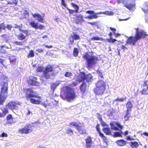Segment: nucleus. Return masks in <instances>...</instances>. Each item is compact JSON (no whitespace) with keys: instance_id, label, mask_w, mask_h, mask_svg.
<instances>
[{"instance_id":"50","label":"nucleus","mask_w":148,"mask_h":148,"mask_svg":"<svg viewBox=\"0 0 148 148\" xmlns=\"http://www.w3.org/2000/svg\"><path fill=\"white\" fill-rule=\"evenodd\" d=\"M73 75L70 72H66L64 74V76L65 77H70Z\"/></svg>"},{"instance_id":"4","label":"nucleus","mask_w":148,"mask_h":148,"mask_svg":"<svg viewBox=\"0 0 148 148\" xmlns=\"http://www.w3.org/2000/svg\"><path fill=\"white\" fill-rule=\"evenodd\" d=\"M33 89V88H23V92L27 100H29L31 98L33 97L41 99V97L37 95L36 92L34 91Z\"/></svg>"},{"instance_id":"41","label":"nucleus","mask_w":148,"mask_h":148,"mask_svg":"<svg viewBox=\"0 0 148 148\" xmlns=\"http://www.w3.org/2000/svg\"><path fill=\"white\" fill-rule=\"evenodd\" d=\"M66 133L68 135L71 136L73 134V133L72 130L70 128H69L66 131Z\"/></svg>"},{"instance_id":"20","label":"nucleus","mask_w":148,"mask_h":148,"mask_svg":"<svg viewBox=\"0 0 148 148\" xmlns=\"http://www.w3.org/2000/svg\"><path fill=\"white\" fill-rule=\"evenodd\" d=\"M75 20L76 23L77 24L83 22L84 21L83 16L81 14L76 15Z\"/></svg>"},{"instance_id":"21","label":"nucleus","mask_w":148,"mask_h":148,"mask_svg":"<svg viewBox=\"0 0 148 148\" xmlns=\"http://www.w3.org/2000/svg\"><path fill=\"white\" fill-rule=\"evenodd\" d=\"M132 104L130 101H128L126 103L127 110L126 111L131 112L132 108Z\"/></svg>"},{"instance_id":"25","label":"nucleus","mask_w":148,"mask_h":148,"mask_svg":"<svg viewBox=\"0 0 148 148\" xmlns=\"http://www.w3.org/2000/svg\"><path fill=\"white\" fill-rule=\"evenodd\" d=\"M53 67L50 65L48 64L45 68L44 71L47 72H52L53 70Z\"/></svg>"},{"instance_id":"47","label":"nucleus","mask_w":148,"mask_h":148,"mask_svg":"<svg viewBox=\"0 0 148 148\" xmlns=\"http://www.w3.org/2000/svg\"><path fill=\"white\" fill-rule=\"evenodd\" d=\"M6 27L4 23H3L0 24V31L1 32L2 29L5 30Z\"/></svg>"},{"instance_id":"7","label":"nucleus","mask_w":148,"mask_h":148,"mask_svg":"<svg viewBox=\"0 0 148 148\" xmlns=\"http://www.w3.org/2000/svg\"><path fill=\"white\" fill-rule=\"evenodd\" d=\"M66 90L65 97L67 100L70 102L73 100L76 97V95L74 90L72 88L68 87Z\"/></svg>"},{"instance_id":"39","label":"nucleus","mask_w":148,"mask_h":148,"mask_svg":"<svg viewBox=\"0 0 148 148\" xmlns=\"http://www.w3.org/2000/svg\"><path fill=\"white\" fill-rule=\"evenodd\" d=\"M99 136L102 139L103 141L106 143H107L108 142V139L106 137L104 136V134L102 133Z\"/></svg>"},{"instance_id":"27","label":"nucleus","mask_w":148,"mask_h":148,"mask_svg":"<svg viewBox=\"0 0 148 148\" xmlns=\"http://www.w3.org/2000/svg\"><path fill=\"white\" fill-rule=\"evenodd\" d=\"M85 80L88 82H89L91 81L92 79V77L91 74H89L86 75L85 74Z\"/></svg>"},{"instance_id":"22","label":"nucleus","mask_w":148,"mask_h":148,"mask_svg":"<svg viewBox=\"0 0 148 148\" xmlns=\"http://www.w3.org/2000/svg\"><path fill=\"white\" fill-rule=\"evenodd\" d=\"M116 142L117 144L120 146H124L126 144V141L122 139L118 140L116 141Z\"/></svg>"},{"instance_id":"51","label":"nucleus","mask_w":148,"mask_h":148,"mask_svg":"<svg viewBox=\"0 0 148 148\" xmlns=\"http://www.w3.org/2000/svg\"><path fill=\"white\" fill-rule=\"evenodd\" d=\"M8 136V134L4 132L0 134V137H7Z\"/></svg>"},{"instance_id":"57","label":"nucleus","mask_w":148,"mask_h":148,"mask_svg":"<svg viewBox=\"0 0 148 148\" xmlns=\"http://www.w3.org/2000/svg\"><path fill=\"white\" fill-rule=\"evenodd\" d=\"M148 82L147 80H145L144 81V84H143V86L144 87L147 86H148Z\"/></svg>"},{"instance_id":"11","label":"nucleus","mask_w":148,"mask_h":148,"mask_svg":"<svg viewBox=\"0 0 148 148\" xmlns=\"http://www.w3.org/2000/svg\"><path fill=\"white\" fill-rule=\"evenodd\" d=\"M86 13L89 14H92V15H89L85 18H89L90 19H93L94 18H97L98 17L97 14H102V12H99L97 13H94L93 10H88L86 11Z\"/></svg>"},{"instance_id":"2","label":"nucleus","mask_w":148,"mask_h":148,"mask_svg":"<svg viewBox=\"0 0 148 148\" xmlns=\"http://www.w3.org/2000/svg\"><path fill=\"white\" fill-rule=\"evenodd\" d=\"M83 58L86 60V67L88 69L91 68L93 65L97 63L99 60L97 57L94 56H90L87 52L83 55Z\"/></svg>"},{"instance_id":"59","label":"nucleus","mask_w":148,"mask_h":148,"mask_svg":"<svg viewBox=\"0 0 148 148\" xmlns=\"http://www.w3.org/2000/svg\"><path fill=\"white\" fill-rule=\"evenodd\" d=\"M61 5L63 6L64 7H66V4H65L64 0H61Z\"/></svg>"},{"instance_id":"29","label":"nucleus","mask_w":148,"mask_h":148,"mask_svg":"<svg viewBox=\"0 0 148 148\" xmlns=\"http://www.w3.org/2000/svg\"><path fill=\"white\" fill-rule=\"evenodd\" d=\"M29 100H30V101L31 103L34 104H39L41 102L40 101L39 99L36 100L32 98H31Z\"/></svg>"},{"instance_id":"32","label":"nucleus","mask_w":148,"mask_h":148,"mask_svg":"<svg viewBox=\"0 0 148 148\" xmlns=\"http://www.w3.org/2000/svg\"><path fill=\"white\" fill-rule=\"evenodd\" d=\"M0 109L2 110V113L4 117L8 113V109L6 107L4 108L3 109L1 108Z\"/></svg>"},{"instance_id":"12","label":"nucleus","mask_w":148,"mask_h":148,"mask_svg":"<svg viewBox=\"0 0 148 148\" xmlns=\"http://www.w3.org/2000/svg\"><path fill=\"white\" fill-rule=\"evenodd\" d=\"M135 5L134 1L132 0H128L125 6L130 10L134 8Z\"/></svg>"},{"instance_id":"40","label":"nucleus","mask_w":148,"mask_h":148,"mask_svg":"<svg viewBox=\"0 0 148 148\" xmlns=\"http://www.w3.org/2000/svg\"><path fill=\"white\" fill-rule=\"evenodd\" d=\"M71 6L75 9V10H76V12H78L79 10V6L75 3L72 2L71 3Z\"/></svg>"},{"instance_id":"14","label":"nucleus","mask_w":148,"mask_h":148,"mask_svg":"<svg viewBox=\"0 0 148 148\" xmlns=\"http://www.w3.org/2000/svg\"><path fill=\"white\" fill-rule=\"evenodd\" d=\"M86 147L87 148H90L92 145V141L91 137L88 136L85 139Z\"/></svg>"},{"instance_id":"6","label":"nucleus","mask_w":148,"mask_h":148,"mask_svg":"<svg viewBox=\"0 0 148 148\" xmlns=\"http://www.w3.org/2000/svg\"><path fill=\"white\" fill-rule=\"evenodd\" d=\"M69 126L71 127L73 126L75 127L78 132L81 135L85 134H87L86 130L84 127V125L81 126L79 125L76 122H72L69 123Z\"/></svg>"},{"instance_id":"15","label":"nucleus","mask_w":148,"mask_h":148,"mask_svg":"<svg viewBox=\"0 0 148 148\" xmlns=\"http://www.w3.org/2000/svg\"><path fill=\"white\" fill-rule=\"evenodd\" d=\"M32 15L34 18L37 17L38 18V22L42 23H45V21L43 16H42L40 14L36 13L32 14Z\"/></svg>"},{"instance_id":"26","label":"nucleus","mask_w":148,"mask_h":148,"mask_svg":"<svg viewBox=\"0 0 148 148\" xmlns=\"http://www.w3.org/2000/svg\"><path fill=\"white\" fill-rule=\"evenodd\" d=\"M72 37V38H73V40H72L70 41V43L71 44H73L74 42V40H77L80 39V37L79 36L75 34H74Z\"/></svg>"},{"instance_id":"63","label":"nucleus","mask_w":148,"mask_h":148,"mask_svg":"<svg viewBox=\"0 0 148 148\" xmlns=\"http://www.w3.org/2000/svg\"><path fill=\"white\" fill-rule=\"evenodd\" d=\"M116 125H117L121 129H122L123 128V126L122 125H121L119 123H116Z\"/></svg>"},{"instance_id":"61","label":"nucleus","mask_w":148,"mask_h":148,"mask_svg":"<svg viewBox=\"0 0 148 148\" xmlns=\"http://www.w3.org/2000/svg\"><path fill=\"white\" fill-rule=\"evenodd\" d=\"M36 51L39 53H41L43 52V50L42 49H38L36 50Z\"/></svg>"},{"instance_id":"17","label":"nucleus","mask_w":148,"mask_h":148,"mask_svg":"<svg viewBox=\"0 0 148 148\" xmlns=\"http://www.w3.org/2000/svg\"><path fill=\"white\" fill-rule=\"evenodd\" d=\"M54 75L53 73H49V72H47L43 71V77L46 79H51V76H53Z\"/></svg>"},{"instance_id":"36","label":"nucleus","mask_w":148,"mask_h":148,"mask_svg":"<svg viewBox=\"0 0 148 148\" xmlns=\"http://www.w3.org/2000/svg\"><path fill=\"white\" fill-rule=\"evenodd\" d=\"M79 54V50L77 48H74L73 51V55L75 57H77Z\"/></svg>"},{"instance_id":"31","label":"nucleus","mask_w":148,"mask_h":148,"mask_svg":"<svg viewBox=\"0 0 148 148\" xmlns=\"http://www.w3.org/2000/svg\"><path fill=\"white\" fill-rule=\"evenodd\" d=\"M123 134V133L122 131L121 130L119 132H116L114 133V134H113V136L114 137H121L122 136L121 134Z\"/></svg>"},{"instance_id":"37","label":"nucleus","mask_w":148,"mask_h":148,"mask_svg":"<svg viewBox=\"0 0 148 148\" xmlns=\"http://www.w3.org/2000/svg\"><path fill=\"white\" fill-rule=\"evenodd\" d=\"M6 45H2L0 47L1 48L0 49V53H6V51L3 48V47H5V48L6 49H8V47H6Z\"/></svg>"},{"instance_id":"60","label":"nucleus","mask_w":148,"mask_h":148,"mask_svg":"<svg viewBox=\"0 0 148 148\" xmlns=\"http://www.w3.org/2000/svg\"><path fill=\"white\" fill-rule=\"evenodd\" d=\"M5 27L9 30H10L12 27V26L10 25H7Z\"/></svg>"},{"instance_id":"3","label":"nucleus","mask_w":148,"mask_h":148,"mask_svg":"<svg viewBox=\"0 0 148 148\" xmlns=\"http://www.w3.org/2000/svg\"><path fill=\"white\" fill-rule=\"evenodd\" d=\"M106 89V82L102 80H99L96 83L95 87L94 88L93 91L96 95H101L104 93Z\"/></svg>"},{"instance_id":"16","label":"nucleus","mask_w":148,"mask_h":148,"mask_svg":"<svg viewBox=\"0 0 148 148\" xmlns=\"http://www.w3.org/2000/svg\"><path fill=\"white\" fill-rule=\"evenodd\" d=\"M87 86L85 82H83L80 85L79 89L82 94H84L86 90Z\"/></svg>"},{"instance_id":"43","label":"nucleus","mask_w":148,"mask_h":148,"mask_svg":"<svg viewBox=\"0 0 148 148\" xmlns=\"http://www.w3.org/2000/svg\"><path fill=\"white\" fill-rule=\"evenodd\" d=\"M44 69V68L42 66H38L37 67L36 69L37 72H43Z\"/></svg>"},{"instance_id":"56","label":"nucleus","mask_w":148,"mask_h":148,"mask_svg":"<svg viewBox=\"0 0 148 148\" xmlns=\"http://www.w3.org/2000/svg\"><path fill=\"white\" fill-rule=\"evenodd\" d=\"M4 61V60L2 59L1 58H0V63H1L3 65V66L4 67H5L6 68V65H5V64H4L3 63V62Z\"/></svg>"},{"instance_id":"1","label":"nucleus","mask_w":148,"mask_h":148,"mask_svg":"<svg viewBox=\"0 0 148 148\" xmlns=\"http://www.w3.org/2000/svg\"><path fill=\"white\" fill-rule=\"evenodd\" d=\"M135 29L136 32L135 36H131L128 38L127 39V43L134 45L138 40L145 38L148 36L144 30L140 31L138 28H135Z\"/></svg>"},{"instance_id":"35","label":"nucleus","mask_w":148,"mask_h":148,"mask_svg":"<svg viewBox=\"0 0 148 148\" xmlns=\"http://www.w3.org/2000/svg\"><path fill=\"white\" fill-rule=\"evenodd\" d=\"M140 92L142 95H148V86L146 88H144L140 91Z\"/></svg>"},{"instance_id":"10","label":"nucleus","mask_w":148,"mask_h":148,"mask_svg":"<svg viewBox=\"0 0 148 148\" xmlns=\"http://www.w3.org/2000/svg\"><path fill=\"white\" fill-rule=\"evenodd\" d=\"M37 78L32 76H30L27 80L28 84L32 86H38L39 83L37 81Z\"/></svg>"},{"instance_id":"55","label":"nucleus","mask_w":148,"mask_h":148,"mask_svg":"<svg viewBox=\"0 0 148 148\" xmlns=\"http://www.w3.org/2000/svg\"><path fill=\"white\" fill-rule=\"evenodd\" d=\"M97 73L99 75V76L101 78H104V77L102 72H100V71H97Z\"/></svg>"},{"instance_id":"33","label":"nucleus","mask_w":148,"mask_h":148,"mask_svg":"<svg viewBox=\"0 0 148 148\" xmlns=\"http://www.w3.org/2000/svg\"><path fill=\"white\" fill-rule=\"evenodd\" d=\"M130 112L126 111L124 117V121H127L129 119L130 117Z\"/></svg>"},{"instance_id":"30","label":"nucleus","mask_w":148,"mask_h":148,"mask_svg":"<svg viewBox=\"0 0 148 148\" xmlns=\"http://www.w3.org/2000/svg\"><path fill=\"white\" fill-rule=\"evenodd\" d=\"M130 145L132 148H137L139 146L138 143L136 141L131 142L130 144Z\"/></svg>"},{"instance_id":"52","label":"nucleus","mask_w":148,"mask_h":148,"mask_svg":"<svg viewBox=\"0 0 148 148\" xmlns=\"http://www.w3.org/2000/svg\"><path fill=\"white\" fill-rule=\"evenodd\" d=\"M21 32L24 34H25L26 36H27L29 35V30H21Z\"/></svg>"},{"instance_id":"58","label":"nucleus","mask_w":148,"mask_h":148,"mask_svg":"<svg viewBox=\"0 0 148 148\" xmlns=\"http://www.w3.org/2000/svg\"><path fill=\"white\" fill-rule=\"evenodd\" d=\"M110 29L113 32V34L116 32V29L115 28L112 27H110Z\"/></svg>"},{"instance_id":"64","label":"nucleus","mask_w":148,"mask_h":148,"mask_svg":"<svg viewBox=\"0 0 148 148\" xmlns=\"http://www.w3.org/2000/svg\"><path fill=\"white\" fill-rule=\"evenodd\" d=\"M112 129L114 130H119V129L118 127H112Z\"/></svg>"},{"instance_id":"62","label":"nucleus","mask_w":148,"mask_h":148,"mask_svg":"<svg viewBox=\"0 0 148 148\" xmlns=\"http://www.w3.org/2000/svg\"><path fill=\"white\" fill-rule=\"evenodd\" d=\"M10 62L11 63H15V62L16 61L15 59H11V58H10Z\"/></svg>"},{"instance_id":"42","label":"nucleus","mask_w":148,"mask_h":148,"mask_svg":"<svg viewBox=\"0 0 148 148\" xmlns=\"http://www.w3.org/2000/svg\"><path fill=\"white\" fill-rule=\"evenodd\" d=\"M106 42H108L109 43H113L116 41V40L112 38H107L105 40Z\"/></svg>"},{"instance_id":"13","label":"nucleus","mask_w":148,"mask_h":148,"mask_svg":"<svg viewBox=\"0 0 148 148\" xmlns=\"http://www.w3.org/2000/svg\"><path fill=\"white\" fill-rule=\"evenodd\" d=\"M38 23H35L34 21L31 22L29 23V25L31 26L35 29H44V26L41 25L40 24L39 25H38Z\"/></svg>"},{"instance_id":"19","label":"nucleus","mask_w":148,"mask_h":148,"mask_svg":"<svg viewBox=\"0 0 148 148\" xmlns=\"http://www.w3.org/2000/svg\"><path fill=\"white\" fill-rule=\"evenodd\" d=\"M85 73L84 72L80 73V75L78 77V79L77 81L79 82H80L84 80L85 78Z\"/></svg>"},{"instance_id":"38","label":"nucleus","mask_w":148,"mask_h":148,"mask_svg":"<svg viewBox=\"0 0 148 148\" xmlns=\"http://www.w3.org/2000/svg\"><path fill=\"white\" fill-rule=\"evenodd\" d=\"M34 51L32 50H31L29 51V53L27 54V57L28 58H32L34 56Z\"/></svg>"},{"instance_id":"48","label":"nucleus","mask_w":148,"mask_h":148,"mask_svg":"<svg viewBox=\"0 0 148 148\" xmlns=\"http://www.w3.org/2000/svg\"><path fill=\"white\" fill-rule=\"evenodd\" d=\"M66 9L68 10L69 11V13L70 14H72L75 12L77 13V12H76V10L70 9L68 8H66Z\"/></svg>"},{"instance_id":"53","label":"nucleus","mask_w":148,"mask_h":148,"mask_svg":"<svg viewBox=\"0 0 148 148\" xmlns=\"http://www.w3.org/2000/svg\"><path fill=\"white\" fill-rule=\"evenodd\" d=\"M88 23L91 25H92L94 26L95 25H97V22H88Z\"/></svg>"},{"instance_id":"45","label":"nucleus","mask_w":148,"mask_h":148,"mask_svg":"<svg viewBox=\"0 0 148 148\" xmlns=\"http://www.w3.org/2000/svg\"><path fill=\"white\" fill-rule=\"evenodd\" d=\"M126 99V97H125V98H117L116 99L114 100V101H120V102H123Z\"/></svg>"},{"instance_id":"34","label":"nucleus","mask_w":148,"mask_h":148,"mask_svg":"<svg viewBox=\"0 0 148 148\" xmlns=\"http://www.w3.org/2000/svg\"><path fill=\"white\" fill-rule=\"evenodd\" d=\"M17 37L19 40H23L26 38V36L23 34L20 33L17 35Z\"/></svg>"},{"instance_id":"46","label":"nucleus","mask_w":148,"mask_h":148,"mask_svg":"<svg viewBox=\"0 0 148 148\" xmlns=\"http://www.w3.org/2000/svg\"><path fill=\"white\" fill-rule=\"evenodd\" d=\"M91 40H103V39L102 38H100L98 37H93L91 38Z\"/></svg>"},{"instance_id":"23","label":"nucleus","mask_w":148,"mask_h":148,"mask_svg":"<svg viewBox=\"0 0 148 148\" xmlns=\"http://www.w3.org/2000/svg\"><path fill=\"white\" fill-rule=\"evenodd\" d=\"M102 130L106 135H110L112 134L111 131L109 127H104L102 129Z\"/></svg>"},{"instance_id":"9","label":"nucleus","mask_w":148,"mask_h":148,"mask_svg":"<svg viewBox=\"0 0 148 148\" xmlns=\"http://www.w3.org/2000/svg\"><path fill=\"white\" fill-rule=\"evenodd\" d=\"M20 105V103L19 102L11 101L9 102L6 106H7L9 109L12 110H17L18 108V106Z\"/></svg>"},{"instance_id":"24","label":"nucleus","mask_w":148,"mask_h":148,"mask_svg":"<svg viewBox=\"0 0 148 148\" xmlns=\"http://www.w3.org/2000/svg\"><path fill=\"white\" fill-rule=\"evenodd\" d=\"M142 9L144 12L147 13L148 12V2H146L144 3L143 5V8Z\"/></svg>"},{"instance_id":"49","label":"nucleus","mask_w":148,"mask_h":148,"mask_svg":"<svg viewBox=\"0 0 148 148\" xmlns=\"http://www.w3.org/2000/svg\"><path fill=\"white\" fill-rule=\"evenodd\" d=\"M96 128L97 131L98 132V133L99 134V135L101 134H102L101 133L100 130L99 128V124H97L96 125Z\"/></svg>"},{"instance_id":"54","label":"nucleus","mask_w":148,"mask_h":148,"mask_svg":"<svg viewBox=\"0 0 148 148\" xmlns=\"http://www.w3.org/2000/svg\"><path fill=\"white\" fill-rule=\"evenodd\" d=\"M14 43L16 45H22V42L21 41H15Z\"/></svg>"},{"instance_id":"18","label":"nucleus","mask_w":148,"mask_h":148,"mask_svg":"<svg viewBox=\"0 0 148 148\" xmlns=\"http://www.w3.org/2000/svg\"><path fill=\"white\" fill-rule=\"evenodd\" d=\"M7 123L8 124H12L13 123V118L11 114H8L6 117Z\"/></svg>"},{"instance_id":"44","label":"nucleus","mask_w":148,"mask_h":148,"mask_svg":"<svg viewBox=\"0 0 148 148\" xmlns=\"http://www.w3.org/2000/svg\"><path fill=\"white\" fill-rule=\"evenodd\" d=\"M12 2L8 1L7 4H8L12 5L14 4L15 5H17L18 1V0H12Z\"/></svg>"},{"instance_id":"5","label":"nucleus","mask_w":148,"mask_h":148,"mask_svg":"<svg viewBox=\"0 0 148 148\" xmlns=\"http://www.w3.org/2000/svg\"><path fill=\"white\" fill-rule=\"evenodd\" d=\"M8 85L4 83L2 85L0 92V105H3L8 96Z\"/></svg>"},{"instance_id":"28","label":"nucleus","mask_w":148,"mask_h":148,"mask_svg":"<svg viewBox=\"0 0 148 148\" xmlns=\"http://www.w3.org/2000/svg\"><path fill=\"white\" fill-rule=\"evenodd\" d=\"M1 37L3 38V40L6 42H8L9 40V36L7 34H3L1 36Z\"/></svg>"},{"instance_id":"8","label":"nucleus","mask_w":148,"mask_h":148,"mask_svg":"<svg viewBox=\"0 0 148 148\" xmlns=\"http://www.w3.org/2000/svg\"><path fill=\"white\" fill-rule=\"evenodd\" d=\"M32 126L29 123L28 124L25 126L23 128L18 130L19 132L22 134H27L32 132V130L31 128Z\"/></svg>"}]
</instances>
